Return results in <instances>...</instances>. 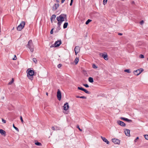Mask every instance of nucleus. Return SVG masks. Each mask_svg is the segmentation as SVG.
<instances>
[{
	"instance_id": "f257e3e1",
	"label": "nucleus",
	"mask_w": 148,
	"mask_h": 148,
	"mask_svg": "<svg viewBox=\"0 0 148 148\" xmlns=\"http://www.w3.org/2000/svg\"><path fill=\"white\" fill-rule=\"evenodd\" d=\"M66 18V15L64 14H61L56 17V19L58 21V25L60 27V26L61 25L62 22L65 21V19Z\"/></svg>"
},
{
	"instance_id": "f03ea898",
	"label": "nucleus",
	"mask_w": 148,
	"mask_h": 148,
	"mask_svg": "<svg viewBox=\"0 0 148 148\" xmlns=\"http://www.w3.org/2000/svg\"><path fill=\"white\" fill-rule=\"evenodd\" d=\"M27 47L29 49L31 52H33L34 49V45L32 40H30L29 41L27 45Z\"/></svg>"
},
{
	"instance_id": "7ed1b4c3",
	"label": "nucleus",
	"mask_w": 148,
	"mask_h": 148,
	"mask_svg": "<svg viewBox=\"0 0 148 148\" xmlns=\"http://www.w3.org/2000/svg\"><path fill=\"white\" fill-rule=\"evenodd\" d=\"M34 75V71L31 70H30L28 72V73L27 74V76L28 78L31 80H32L33 79V76Z\"/></svg>"
},
{
	"instance_id": "20e7f679",
	"label": "nucleus",
	"mask_w": 148,
	"mask_h": 148,
	"mask_svg": "<svg viewBox=\"0 0 148 148\" xmlns=\"http://www.w3.org/2000/svg\"><path fill=\"white\" fill-rule=\"evenodd\" d=\"M144 70L143 68H140L139 69L134 71V74L136 76H138Z\"/></svg>"
},
{
	"instance_id": "39448f33",
	"label": "nucleus",
	"mask_w": 148,
	"mask_h": 148,
	"mask_svg": "<svg viewBox=\"0 0 148 148\" xmlns=\"http://www.w3.org/2000/svg\"><path fill=\"white\" fill-rule=\"evenodd\" d=\"M25 25V22L24 21H22L19 25L17 27V30L21 31L24 27Z\"/></svg>"
},
{
	"instance_id": "423d86ee",
	"label": "nucleus",
	"mask_w": 148,
	"mask_h": 148,
	"mask_svg": "<svg viewBox=\"0 0 148 148\" xmlns=\"http://www.w3.org/2000/svg\"><path fill=\"white\" fill-rule=\"evenodd\" d=\"M57 96L58 100L60 101L61 99V92L59 89L58 90Z\"/></svg>"
},
{
	"instance_id": "0eeeda50",
	"label": "nucleus",
	"mask_w": 148,
	"mask_h": 148,
	"mask_svg": "<svg viewBox=\"0 0 148 148\" xmlns=\"http://www.w3.org/2000/svg\"><path fill=\"white\" fill-rule=\"evenodd\" d=\"M112 142L115 144L119 145L120 143V140L118 139L114 138L112 139Z\"/></svg>"
},
{
	"instance_id": "6e6552de",
	"label": "nucleus",
	"mask_w": 148,
	"mask_h": 148,
	"mask_svg": "<svg viewBox=\"0 0 148 148\" xmlns=\"http://www.w3.org/2000/svg\"><path fill=\"white\" fill-rule=\"evenodd\" d=\"M100 55L101 56H102L105 60H107L108 59V55L106 53L105 54L100 53Z\"/></svg>"
},
{
	"instance_id": "1a4fd4ad",
	"label": "nucleus",
	"mask_w": 148,
	"mask_h": 148,
	"mask_svg": "<svg viewBox=\"0 0 148 148\" xmlns=\"http://www.w3.org/2000/svg\"><path fill=\"white\" fill-rule=\"evenodd\" d=\"M61 40H58L54 44L55 47H59L61 44Z\"/></svg>"
},
{
	"instance_id": "9d476101",
	"label": "nucleus",
	"mask_w": 148,
	"mask_h": 148,
	"mask_svg": "<svg viewBox=\"0 0 148 148\" xmlns=\"http://www.w3.org/2000/svg\"><path fill=\"white\" fill-rule=\"evenodd\" d=\"M117 123L122 126L125 127L126 125V124L123 122L120 121H117Z\"/></svg>"
},
{
	"instance_id": "9b49d317",
	"label": "nucleus",
	"mask_w": 148,
	"mask_h": 148,
	"mask_svg": "<svg viewBox=\"0 0 148 148\" xmlns=\"http://www.w3.org/2000/svg\"><path fill=\"white\" fill-rule=\"evenodd\" d=\"M69 108L68 103H65L63 106L64 109L65 110H68Z\"/></svg>"
},
{
	"instance_id": "f8f14e48",
	"label": "nucleus",
	"mask_w": 148,
	"mask_h": 148,
	"mask_svg": "<svg viewBox=\"0 0 148 148\" xmlns=\"http://www.w3.org/2000/svg\"><path fill=\"white\" fill-rule=\"evenodd\" d=\"M124 132L125 134L127 136H130V130L127 129H125Z\"/></svg>"
},
{
	"instance_id": "ddd939ff",
	"label": "nucleus",
	"mask_w": 148,
	"mask_h": 148,
	"mask_svg": "<svg viewBox=\"0 0 148 148\" xmlns=\"http://www.w3.org/2000/svg\"><path fill=\"white\" fill-rule=\"evenodd\" d=\"M101 138L107 144H108L109 143V141L104 137H103L102 136H101Z\"/></svg>"
},
{
	"instance_id": "4468645a",
	"label": "nucleus",
	"mask_w": 148,
	"mask_h": 148,
	"mask_svg": "<svg viewBox=\"0 0 148 148\" xmlns=\"http://www.w3.org/2000/svg\"><path fill=\"white\" fill-rule=\"evenodd\" d=\"M59 4H55L53 6V10H56L59 7Z\"/></svg>"
},
{
	"instance_id": "2eb2a0df",
	"label": "nucleus",
	"mask_w": 148,
	"mask_h": 148,
	"mask_svg": "<svg viewBox=\"0 0 148 148\" xmlns=\"http://www.w3.org/2000/svg\"><path fill=\"white\" fill-rule=\"evenodd\" d=\"M120 119L121 120L127 121L129 122H132V121L131 120L127 118H124V117H121L120 118Z\"/></svg>"
},
{
	"instance_id": "dca6fc26",
	"label": "nucleus",
	"mask_w": 148,
	"mask_h": 148,
	"mask_svg": "<svg viewBox=\"0 0 148 148\" xmlns=\"http://www.w3.org/2000/svg\"><path fill=\"white\" fill-rule=\"evenodd\" d=\"M75 51H77V52H79L80 51V48L79 46L76 47L74 49Z\"/></svg>"
},
{
	"instance_id": "f3484780",
	"label": "nucleus",
	"mask_w": 148,
	"mask_h": 148,
	"mask_svg": "<svg viewBox=\"0 0 148 148\" xmlns=\"http://www.w3.org/2000/svg\"><path fill=\"white\" fill-rule=\"evenodd\" d=\"M56 17V15L55 14L52 15L50 18L51 23H53V21L54 20Z\"/></svg>"
},
{
	"instance_id": "a211bd4d",
	"label": "nucleus",
	"mask_w": 148,
	"mask_h": 148,
	"mask_svg": "<svg viewBox=\"0 0 148 148\" xmlns=\"http://www.w3.org/2000/svg\"><path fill=\"white\" fill-rule=\"evenodd\" d=\"M0 133L2 135L5 136V132L2 129H0Z\"/></svg>"
},
{
	"instance_id": "6ab92c4d",
	"label": "nucleus",
	"mask_w": 148,
	"mask_h": 148,
	"mask_svg": "<svg viewBox=\"0 0 148 148\" xmlns=\"http://www.w3.org/2000/svg\"><path fill=\"white\" fill-rule=\"evenodd\" d=\"M88 81L89 82L92 83L93 82V79L92 77H89L88 78Z\"/></svg>"
},
{
	"instance_id": "aec40b11",
	"label": "nucleus",
	"mask_w": 148,
	"mask_h": 148,
	"mask_svg": "<svg viewBox=\"0 0 148 148\" xmlns=\"http://www.w3.org/2000/svg\"><path fill=\"white\" fill-rule=\"evenodd\" d=\"M79 61V58H76L74 62L75 64H77Z\"/></svg>"
},
{
	"instance_id": "412c9836",
	"label": "nucleus",
	"mask_w": 148,
	"mask_h": 148,
	"mask_svg": "<svg viewBox=\"0 0 148 148\" xmlns=\"http://www.w3.org/2000/svg\"><path fill=\"white\" fill-rule=\"evenodd\" d=\"M68 25V23H65L63 25V28L64 29H65L67 28V26Z\"/></svg>"
},
{
	"instance_id": "4be33fe9",
	"label": "nucleus",
	"mask_w": 148,
	"mask_h": 148,
	"mask_svg": "<svg viewBox=\"0 0 148 148\" xmlns=\"http://www.w3.org/2000/svg\"><path fill=\"white\" fill-rule=\"evenodd\" d=\"M35 144L38 146H41L42 145L40 143L36 142V141H35Z\"/></svg>"
},
{
	"instance_id": "5701e85b",
	"label": "nucleus",
	"mask_w": 148,
	"mask_h": 148,
	"mask_svg": "<svg viewBox=\"0 0 148 148\" xmlns=\"http://www.w3.org/2000/svg\"><path fill=\"white\" fill-rule=\"evenodd\" d=\"M92 20L90 19H88L86 22V25H88V23L91 21Z\"/></svg>"
},
{
	"instance_id": "b1692460",
	"label": "nucleus",
	"mask_w": 148,
	"mask_h": 148,
	"mask_svg": "<svg viewBox=\"0 0 148 148\" xmlns=\"http://www.w3.org/2000/svg\"><path fill=\"white\" fill-rule=\"evenodd\" d=\"M124 72H127L128 73H131V71L130 69H126L124 70Z\"/></svg>"
},
{
	"instance_id": "393cba45",
	"label": "nucleus",
	"mask_w": 148,
	"mask_h": 148,
	"mask_svg": "<svg viewBox=\"0 0 148 148\" xmlns=\"http://www.w3.org/2000/svg\"><path fill=\"white\" fill-rule=\"evenodd\" d=\"M33 61L35 64L37 63V60L35 58H33Z\"/></svg>"
},
{
	"instance_id": "a878e982",
	"label": "nucleus",
	"mask_w": 148,
	"mask_h": 148,
	"mask_svg": "<svg viewBox=\"0 0 148 148\" xmlns=\"http://www.w3.org/2000/svg\"><path fill=\"white\" fill-rule=\"evenodd\" d=\"M84 91L87 94H89L90 93V92L88 91L87 90L84 89V90L83 91Z\"/></svg>"
},
{
	"instance_id": "bb28decb",
	"label": "nucleus",
	"mask_w": 148,
	"mask_h": 148,
	"mask_svg": "<svg viewBox=\"0 0 148 148\" xmlns=\"http://www.w3.org/2000/svg\"><path fill=\"white\" fill-rule=\"evenodd\" d=\"M14 82V79L13 78L12 79V80L8 83L9 85L11 84Z\"/></svg>"
},
{
	"instance_id": "cd10ccee",
	"label": "nucleus",
	"mask_w": 148,
	"mask_h": 148,
	"mask_svg": "<svg viewBox=\"0 0 148 148\" xmlns=\"http://www.w3.org/2000/svg\"><path fill=\"white\" fill-rule=\"evenodd\" d=\"M13 127L18 132L19 131V130L15 126H14V124H13Z\"/></svg>"
},
{
	"instance_id": "c85d7f7f",
	"label": "nucleus",
	"mask_w": 148,
	"mask_h": 148,
	"mask_svg": "<svg viewBox=\"0 0 148 148\" xmlns=\"http://www.w3.org/2000/svg\"><path fill=\"white\" fill-rule=\"evenodd\" d=\"M92 68L93 69H96L97 68V67L96 66L95 64H93L92 66Z\"/></svg>"
},
{
	"instance_id": "c756f323",
	"label": "nucleus",
	"mask_w": 148,
	"mask_h": 148,
	"mask_svg": "<svg viewBox=\"0 0 148 148\" xmlns=\"http://www.w3.org/2000/svg\"><path fill=\"white\" fill-rule=\"evenodd\" d=\"M144 136L146 139L148 140V135H147V134L144 135Z\"/></svg>"
},
{
	"instance_id": "7c9ffc66",
	"label": "nucleus",
	"mask_w": 148,
	"mask_h": 148,
	"mask_svg": "<svg viewBox=\"0 0 148 148\" xmlns=\"http://www.w3.org/2000/svg\"><path fill=\"white\" fill-rule=\"evenodd\" d=\"M78 89L79 90H82V91H84V88H82V87H78Z\"/></svg>"
},
{
	"instance_id": "2f4dec72",
	"label": "nucleus",
	"mask_w": 148,
	"mask_h": 148,
	"mask_svg": "<svg viewBox=\"0 0 148 148\" xmlns=\"http://www.w3.org/2000/svg\"><path fill=\"white\" fill-rule=\"evenodd\" d=\"M107 0H103V4L104 5H105L107 2Z\"/></svg>"
},
{
	"instance_id": "473e14b6",
	"label": "nucleus",
	"mask_w": 148,
	"mask_h": 148,
	"mask_svg": "<svg viewBox=\"0 0 148 148\" xmlns=\"http://www.w3.org/2000/svg\"><path fill=\"white\" fill-rule=\"evenodd\" d=\"M76 127L77 128H78V129L80 131H82V130L81 129L80 127H79V126L78 125H77Z\"/></svg>"
},
{
	"instance_id": "72a5a7b5",
	"label": "nucleus",
	"mask_w": 148,
	"mask_h": 148,
	"mask_svg": "<svg viewBox=\"0 0 148 148\" xmlns=\"http://www.w3.org/2000/svg\"><path fill=\"white\" fill-rule=\"evenodd\" d=\"M139 57L141 58H144V56L142 54H140L139 56Z\"/></svg>"
},
{
	"instance_id": "f704fd0d",
	"label": "nucleus",
	"mask_w": 148,
	"mask_h": 148,
	"mask_svg": "<svg viewBox=\"0 0 148 148\" xmlns=\"http://www.w3.org/2000/svg\"><path fill=\"white\" fill-rule=\"evenodd\" d=\"M20 119H21V122H22V123H23L24 121H23V118H22V116H20Z\"/></svg>"
},
{
	"instance_id": "c9c22d12",
	"label": "nucleus",
	"mask_w": 148,
	"mask_h": 148,
	"mask_svg": "<svg viewBox=\"0 0 148 148\" xmlns=\"http://www.w3.org/2000/svg\"><path fill=\"white\" fill-rule=\"evenodd\" d=\"M83 85L85 87H87V88H88V87H89V86L88 85V84H84Z\"/></svg>"
},
{
	"instance_id": "e433bc0d",
	"label": "nucleus",
	"mask_w": 148,
	"mask_h": 148,
	"mask_svg": "<svg viewBox=\"0 0 148 148\" xmlns=\"http://www.w3.org/2000/svg\"><path fill=\"white\" fill-rule=\"evenodd\" d=\"M80 98H82V99H86V97L85 96H82L80 97Z\"/></svg>"
},
{
	"instance_id": "4c0bfd02",
	"label": "nucleus",
	"mask_w": 148,
	"mask_h": 148,
	"mask_svg": "<svg viewBox=\"0 0 148 148\" xmlns=\"http://www.w3.org/2000/svg\"><path fill=\"white\" fill-rule=\"evenodd\" d=\"M62 65L61 64H59L58 65V68H60L62 66Z\"/></svg>"
},
{
	"instance_id": "58836bf2",
	"label": "nucleus",
	"mask_w": 148,
	"mask_h": 148,
	"mask_svg": "<svg viewBox=\"0 0 148 148\" xmlns=\"http://www.w3.org/2000/svg\"><path fill=\"white\" fill-rule=\"evenodd\" d=\"M1 119L3 123H6V121L5 120H4L3 119Z\"/></svg>"
},
{
	"instance_id": "ea45409f",
	"label": "nucleus",
	"mask_w": 148,
	"mask_h": 148,
	"mask_svg": "<svg viewBox=\"0 0 148 148\" xmlns=\"http://www.w3.org/2000/svg\"><path fill=\"white\" fill-rule=\"evenodd\" d=\"M12 59L13 60H16V56L15 55H14V58H13Z\"/></svg>"
},
{
	"instance_id": "a19ab883",
	"label": "nucleus",
	"mask_w": 148,
	"mask_h": 148,
	"mask_svg": "<svg viewBox=\"0 0 148 148\" xmlns=\"http://www.w3.org/2000/svg\"><path fill=\"white\" fill-rule=\"evenodd\" d=\"M144 23V21H143L142 20L140 22V24L141 25H142Z\"/></svg>"
},
{
	"instance_id": "79ce46f5",
	"label": "nucleus",
	"mask_w": 148,
	"mask_h": 148,
	"mask_svg": "<svg viewBox=\"0 0 148 148\" xmlns=\"http://www.w3.org/2000/svg\"><path fill=\"white\" fill-rule=\"evenodd\" d=\"M138 139H139L138 137H137L136 138V139H135V140H134V142H136L137 141V140Z\"/></svg>"
},
{
	"instance_id": "37998d69",
	"label": "nucleus",
	"mask_w": 148,
	"mask_h": 148,
	"mask_svg": "<svg viewBox=\"0 0 148 148\" xmlns=\"http://www.w3.org/2000/svg\"><path fill=\"white\" fill-rule=\"evenodd\" d=\"M73 2V0H71V3H70V5L71 6L72 5Z\"/></svg>"
},
{
	"instance_id": "c03bdc74",
	"label": "nucleus",
	"mask_w": 148,
	"mask_h": 148,
	"mask_svg": "<svg viewBox=\"0 0 148 148\" xmlns=\"http://www.w3.org/2000/svg\"><path fill=\"white\" fill-rule=\"evenodd\" d=\"M53 29H51V32H50V34H52L53 33Z\"/></svg>"
},
{
	"instance_id": "a18cd8bd",
	"label": "nucleus",
	"mask_w": 148,
	"mask_h": 148,
	"mask_svg": "<svg viewBox=\"0 0 148 148\" xmlns=\"http://www.w3.org/2000/svg\"><path fill=\"white\" fill-rule=\"evenodd\" d=\"M51 129L54 130H55V127H52L51 128Z\"/></svg>"
},
{
	"instance_id": "49530a36",
	"label": "nucleus",
	"mask_w": 148,
	"mask_h": 148,
	"mask_svg": "<svg viewBox=\"0 0 148 148\" xmlns=\"http://www.w3.org/2000/svg\"><path fill=\"white\" fill-rule=\"evenodd\" d=\"M54 47V45H52L50 46V47Z\"/></svg>"
},
{
	"instance_id": "de8ad7c7",
	"label": "nucleus",
	"mask_w": 148,
	"mask_h": 148,
	"mask_svg": "<svg viewBox=\"0 0 148 148\" xmlns=\"http://www.w3.org/2000/svg\"><path fill=\"white\" fill-rule=\"evenodd\" d=\"M118 35L120 36H121L122 35V34L121 33H119Z\"/></svg>"
},
{
	"instance_id": "09e8293b",
	"label": "nucleus",
	"mask_w": 148,
	"mask_h": 148,
	"mask_svg": "<svg viewBox=\"0 0 148 148\" xmlns=\"http://www.w3.org/2000/svg\"><path fill=\"white\" fill-rule=\"evenodd\" d=\"M65 0H62L61 3H63L64 2Z\"/></svg>"
},
{
	"instance_id": "8fccbe9b",
	"label": "nucleus",
	"mask_w": 148,
	"mask_h": 148,
	"mask_svg": "<svg viewBox=\"0 0 148 148\" xmlns=\"http://www.w3.org/2000/svg\"><path fill=\"white\" fill-rule=\"evenodd\" d=\"M75 54L76 55H77V53H79V52H77V51H75Z\"/></svg>"
},
{
	"instance_id": "3c124183",
	"label": "nucleus",
	"mask_w": 148,
	"mask_h": 148,
	"mask_svg": "<svg viewBox=\"0 0 148 148\" xmlns=\"http://www.w3.org/2000/svg\"><path fill=\"white\" fill-rule=\"evenodd\" d=\"M80 97L78 96H76V97L77 98H80Z\"/></svg>"
},
{
	"instance_id": "603ef678",
	"label": "nucleus",
	"mask_w": 148,
	"mask_h": 148,
	"mask_svg": "<svg viewBox=\"0 0 148 148\" xmlns=\"http://www.w3.org/2000/svg\"><path fill=\"white\" fill-rule=\"evenodd\" d=\"M48 93L47 92H46V95H47L48 96Z\"/></svg>"
},
{
	"instance_id": "864d4df0",
	"label": "nucleus",
	"mask_w": 148,
	"mask_h": 148,
	"mask_svg": "<svg viewBox=\"0 0 148 148\" xmlns=\"http://www.w3.org/2000/svg\"><path fill=\"white\" fill-rule=\"evenodd\" d=\"M14 29V27H13V29Z\"/></svg>"
},
{
	"instance_id": "5fc2aeb1",
	"label": "nucleus",
	"mask_w": 148,
	"mask_h": 148,
	"mask_svg": "<svg viewBox=\"0 0 148 148\" xmlns=\"http://www.w3.org/2000/svg\"><path fill=\"white\" fill-rule=\"evenodd\" d=\"M1 30H0V32H1Z\"/></svg>"
},
{
	"instance_id": "6e6d98bb",
	"label": "nucleus",
	"mask_w": 148,
	"mask_h": 148,
	"mask_svg": "<svg viewBox=\"0 0 148 148\" xmlns=\"http://www.w3.org/2000/svg\"><path fill=\"white\" fill-rule=\"evenodd\" d=\"M147 60H148V58H147Z\"/></svg>"
}]
</instances>
